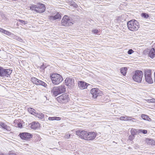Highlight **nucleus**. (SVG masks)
<instances>
[{"label": "nucleus", "instance_id": "11", "mask_svg": "<svg viewBox=\"0 0 155 155\" xmlns=\"http://www.w3.org/2000/svg\"><path fill=\"white\" fill-rule=\"evenodd\" d=\"M66 85L70 88H73L74 86V79L70 78H67L65 80Z\"/></svg>", "mask_w": 155, "mask_h": 155}, {"label": "nucleus", "instance_id": "36", "mask_svg": "<svg viewBox=\"0 0 155 155\" xmlns=\"http://www.w3.org/2000/svg\"><path fill=\"white\" fill-rule=\"evenodd\" d=\"M70 134H66L64 136V138L66 139H69L71 137Z\"/></svg>", "mask_w": 155, "mask_h": 155}, {"label": "nucleus", "instance_id": "6", "mask_svg": "<svg viewBox=\"0 0 155 155\" xmlns=\"http://www.w3.org/2000/svg\"><path fill=\"white\" fill-rule=\"evenodd\" d=\"M69 96L66 94H63L57 98L58 102L61 104H66L69 100Z\"/></svg>", "mask_w": 155, "mask_h": 155}, {"label": "nucleus", "instance_id": "28", "mask_svg": "<svg viewBox=\"0 0 155 155\" xmlns=\"http://www.w3.org/2000/svg\"><path fill=\"white\" fill-rule=\"evenodd\" d=\"M30 9L32 10H34L37 12V10H38V8L37 7V5H33L30 7Z\"/></svg>", "mask_w": 155, "mask_h": 155}, {"label": "nucleus", "instance_id": "18", "mask_svg": "<svg viewBox=\"0 0 155 155\" xmlns=\"http://www.w3.org/2000/svg\"><path fill=\"white\" fill-rule=\"evenodd\" d=\"M39 127V124L38 122H34L31 124V127L33 129H36Z\"/></svg>", "mask_w": 155, "mask_h": 155}, {"label": "nucleus", "instance_id": "32", "mask_svg": "<svg viewBox=\"0 0 155 155\" xmlns=\"http://www.w3.org/2000/svg\"><path fill=\"white\" fill-rule=\"evenodd\" d=\"M120 119L122 120H127L128 119V117L127 116H121L120 117Z\"/></svg>", "mask_w": 155, "mask_h": 155}, {"label": "nucleus", "instance_id": "19", "mask_svg": "<svg viewBox=\"0 0 155 155\" xmlns=\"http://www.w3.org/2000/svg\"><path fill=\"white\" fill-rule=\"evenodd\" d=\"M149 56L152 58L155 57V51L154 48H151L148 53Z\"/></svg>", "mask_w": 155, "mask_h": 155}, {"label": "nucleus", "instance_id": "41", "mask_svg": "<svg viewBox=\"0 0 155 155\" xmlns=\"http://www.w3.org/2000/svg\"><path fill=\"white\" fill-rule=\"evenodd\" d=\"M9 155H17L15 153L12 151L10 152L9 153Z\"/></svg>", "mask_w": 155, "mask_h": 155}, {"label": "nucleus", "instance_id": "9", "mask_svg": "<svg viewBox=\"0 0 155 155\" xmlns=\"http://www.w3.org/2000/svg\"><path fill=\"white\" fill-rule=\"evenodd\" d=\"M93 97L96 98L98 96L101 95L102 92L97 88H94L92 89L90 91Z\"/></svg>", "mask_w": 155, "mask_h": 155}, {"label": "nucleus", "instance_id": "31", "mask_svg": "<svg viewBox=\"0 0 155 155\" xmlns=\"http://www.w3.org/2000/svg\"><path fill=\"white\" fill-rule=\"evenodd\" d=\"M141 15L142 17L145 18H147L149 17L148 15L145 13H142Z\"/></svg>", "mask_w": 155, "mask_h": 155}, {"label": "nucleus", "instance_id": "4", "mask_svg": "<svg viewBox=\"0 0 155 155\" xmlns=\"http://www.w3.org/2000/svg\"><path fill=\"white\" fill-rule=\"evenodd\" d=\"M72 18L67 15H64L61 21L62 25L64 26H68L73 24Z\"/></svg>", "mask_w": 155, "mask_h": 155}, {"label": "nucleus", "instance_id": "21", "mask_svg": "<svg viewBox=\"0 0 155 155\" xmlns=\"http://www.w3.org/2000/svg\"><path fill=\"white\" fill-rule=\"evenodd\" d=\"M61 94L64 93L65 91V87L64 85L57 87Z\"/></svg>", "mask_w": 155, "mask_h": 155}, {"label": "nucleus", "instance_id": "35", "mask_svg": "<svg viewBox=\"0 0 155 155\" xmlns=\"http://www.w3.org/2000/svg\"><path fill=\"white\" fill-rule=\"evenodd\" d=\"M18 21L19 22L21 23L22 24H23L24 25H25L28 23V22L27 21H24L22 20L19 19V20H18Z\"/></svg>", "mask_w": 155, "mask_h": 155}, {"label": "nucleus", "instance_id": "38", "mask_svg": "<svg viewBox=\"0 0 155 155\" xmlns=\"http://www.w3.org/2000/svg\"><path fill=\"white\" fill-rule=\"evenodd\" d=\"M134 136L131 135L129 136V139L130 140H132L134 138Z\"/></svg>", "mask_w": 155, "mask_h": 155}, {"label": "nucleus", "instance_id": "3", "mask_svg": "<svg viewBox=\"0 0 155 155\" xmlns=\"http://www.w3.org/2000/svg\"><path fill=\"white\" fill-rule=\"evenodd\" d=\"M50 78L52 83L55 85H58L63 80L62 77L60 74L56 73L51 74Z\"/></svg>", "mask_w": 155, "mask_h": 155}, {"label": "nucleus", "instance_id": "24", "mask_svg": "<svg viewBox=\"0 0 155 155\" xmlns=\"http://www.w3.org/2000/svg\"><path fill=\"white\" fill-rule=\"evenodd\" d=\"M48 119L50 120H61V118L57 117H48Z\"/></svg>", "mask_w": 155, "mask_h": 155}, {"label": "nucleus", "instance_id": "23", "mask_svg": "<svg viewBox=\"0 0 155 155\" xmlns=\"http://www.w3.org/2000/svg\"><path fill=\"white\" fill-rule=\"evenodd\" d=\"M138 130L134 128L132 129L130 131L131 135L134 136L138 134Z\"/></svg>", "mask_w": 155, "mask_h": 155}, {"label": "nucleus", "instance_id": "29", "mask_svg": "<svg viewBox=\"0 0 155 155\" xmlns=\"http://www.w3.org/2000/svg\"><path fill=\"white\" fill-rule=\"evenodd\" d=\"M147 130H142V129H139L138 131V134L142 133L143 134H147Z\"/></svg>", "mask_w": 155, "mask_h": 155}, {"label": "nucleus", "instance_id": "34", "mask_svg": "<svg viewBox=\"0 0 155 155\" xmlns=\"http://www.w3.org/2000/svg\"><path fill=\"white\" fill-rule=\"evenodd\" d=\"M3 33L8 35H10L11 34V33L4 29V30Z\"/></svg>", "mask_w": 155, "mask_h": 155}, {"label": "nucleus", "instance_id": "42", "mask_svg": "<svg viewBox=\"0 0 155 155\" xmlns=\"http://www.w3.org/2000/svg\"><path fill=\"white\" fill-rule=\"evenodd\" d=\"M17 126L19 128H21L22 127V125L21 123H17Z\"/></svg>", "mask_w": 155, "mask_h": 155}, {"label": "nucleus", "instance_id": "7", "mask_svg": "<svg viewBox=\"0 0 155 155\" xmlns=\"http://www.w3.org/2000/svg\"><path fill=\"white\" fill-rule=\"evenodd\" d=\"M144 76L145 81L147 83L151 84L153 82L151 76V71L150 70L147 69L145 70Z\"/></svg>", "mask_w": 155, "mask_h": 155}, {"label": "nucleus", "instance_id": "26", "mask_svg": "<svg viewBox=\"0 0 155 155\" xmlns=\"http://www.w3.org/2000/svg\"><path fill=\"white\" fill-rule=\"evenodd\" d=\"M35 116L38 117L39 118L43 119L44 117L43 114L41 113H37L36 112Z\"/></svg>", "mask_w": 155, "mask_h": 155}, {"label": "nucleus", "instance_id": "39", "mask_svg": "<svg viewBox=\"0 0 155 155\" xmlns=\"http://www.w3.org/2000/svg\"><path fill=\"white\" fill-rule=\"evenodd\" d=\"M16 39L19 41L20 42H22V39L20 37H17L16 38Z\"/></svg>", "mask_w": 155, "mask_h": 155}, {"label": "nucleus", "instance_id": "1", "mask_svg": "<svg viewBox=\"0 0 155 155\" xmlns=\"http://www.w3.org/2000/svg\"><path fill=\"white\" fill-rule=\"evenodd\" d=\"M76 134L81 138L87 140H93L96 136V134L95 132H88L84 130L77 131Z\"/></svg>", "mask_w": 155, "mask_h": 155}, {"label": "nucleus", "instance_id": "5", "mask_svg": "<svg viewBox=\"0 0 155 155\" xmlns=\"http://www.w3.org/2000/svg\"><path fill=\"white\" fill-rule=\"evenodd\" d=\"M143 75V73L141 71H136L133 77V79L135 81L140 83L142 81Z\"/></svg>", "mask_w": 155, "mask_h": 155}, {"label": "nucleus", "instance_id": "40", "mask_svg": "<svg viewBox=\"0 0 155 155\" xmlns=\"http://www.w3.org/2000/svg\"><path fill=\"white\" fill-rule=\"evenodd\" d=\"M92 32L94 34H98L99 33L98 30L97 29L93 30Z\"/></svg>", "mask_w": 155, "mask_h": 155}, {"label": "nucleus", "instance_id": "25", "mask_svg": "<svg viewBox=\"0 0 155 155\" xmlns=\"http://www.w3.org/2000/svg\"><path fill=\"white\" fill-rule=\"evenodd\" d=\"M127 68L125 67L122 68L120 69L121 73L124 75H125L127 73Z\"/></svg>", "mask_w": 155, "mask_h": 155}, {"label": "nucleus", "instance_id": "44", "mask_svg": "<svg viewBox=\"0 0 155 155\" xmlns=\"http://www.w3.org/2000/svg\"><path fill=\"white\" fill-rule=\"evenodd\" d=\"M4 29H3V28H0V32L3 33V31H4Z\"/></svg>", "mask_w": 155, "mask_h": 155}, {"label": "nucleus", "instance_id": "27", "mask_svg": "<svg viewBox=\"0 0 155 155\" xmlns=\"http://www.w3.org/2000/svg\"><path fill=\"white\" fill-rule=\"evenodd\" d=\"M28 111L32 114L34 115H35V114H36V111L35 109L30 107L28 108Z\"/></svg>", "mask_w": 155, "mask_h": 155}, {"label": "nucleus", "instance_id": "12", "mask_svg": "<svg viewBox=\"0 0 155 155\" xmlns=\"http://www.w3.org/2000/svg\"><path fill=\"white\" fill-rule=\"evenodd\" d=\"M38 8L37 12L39 13H42L45 12V5L43 4H39L37 5Z\"/></svg>", "mask_w": 155, "mask_h": 155}, {"label": "nucleus", "instance_id": "17", "mask_svg": "<svg viewBox=\"0 0 155 155\" xmlns=\"http://www.w3.org/2000/svg\"><path fill=\"white\" fill-rule=\"evenodd\" d=\"M12 72V70L9 69H5L4 70V74L3 75V77H8Z\"/></svg>", "mask_w": 155, "mask_h": 155}, {"label": "nucleus", "instance_id": "13", "mask_svg": "<svg viewBox=\"0 0 155 155\" xmlns=\"http://www.w3.org/2000/svg\"><path fill=\"white\" fill-rule=\"evenodd\" d=\"M61 16L60 14L58 13L56 15L54 16H51L48 17L49 19L51 21H54L57 19H60Z\"/></svg>", "mask_w": 155, "mask_h": 155}, {"label": "nucleus", "instance_id": "2", "mask_svg": "<svg viewBox=\"0 0 155 155\" xmlns=\"http://www.w3.org/2000/svg\"><path fill=\"white\" fill-rule=\"evenodd\" d=\"M127 27L130 31H134L137 30L139 28V24L136 20H131L127 23Z\"/></svg>", "mask_w": 155, "mask_h": 155}, {"label": "nucleus", "instance_id": "30", "mask_svg": "<svg viewBox=\"0 0 155 155\" xmlns=\"http://www.w3.org/2000/svg\"><path fill=\"white\" fill-rule=\"evenodd\" d=\"M4 69L1 67L0 66V76L3 77V75L4 74Z\"/></svg>", "mask_w": 155, "mask_h": 155}, {"label": "nucleus", "instance_id": "37", "mask_svg": "<svg viewBox=\"0 0 155 155\" xmlns=\"http://www.w3.org/2000/svg\"><path fill=\"white\" fill-rule=\"evenodd\" d=\"M133 52L134 51L132 49H130L127 52V53L129 54H130Z\"/></svg>", "mask_w": 155, "mask_h": 155}, {"label": "nucleus", "instance_id": "46", "mask_svg": "<svg viewBox=\"0 0 155 155\" xmlns=\"http://www.w3.org/2000/svg\"><path fill=\"white\" fill-rule=\"evenodd\" d=\"M0 155H5V154H0Z\"/></svg>", "mask_w": 155, "mask_h": 155}, {"label": "nucleus", "instance_id": "45", "mask_svg": "<svg viewBox=\"0 0 155 155\" xmlns=\"http://www.w3.org/2000/svg\"><path fill=\"white\" fill-rule=\"evenodd\" d=\"M154 78H155L154 81H155V72L154 73Z\"/></svg>", "mask_w": 155, "mask_h": 155}, {"label": "nucleus", "instance_id": "33", "mask_svg": "<svg viewBox=\"0 0 155 155\" xmlns=\"http://www.w3.org/2000/svg\"><path fill=\"white\" fill-rule=\"evenodd\" d=\"M146 101L148 103H155V99L154 98L146 100Z\"/></svg>", "mask_w": 155, "mask_h": 155}, {"label": "nucleus", "instance_id": "20", "mask_svg": "<svg viewBox=\"0 0 155 155\" xmlns=\"http://www.w3.org/2000/svg\"><path fill=\"white\" fill-rule=\"evenodd\" d=\"M0 126L6 130L7 131H10L11 130L10 127L7 126L3 122H0Z\"/></svg>", "mask_w": 155, "mask_h": 155}, {"label": "nucleus", "instance_id": "43", "mask_svg": "<svg viewBox=\"0 0 155 155\" xmlns=\"http://www.w3.org/2000/svg\"><path fill=\"white\" fill-rule=\"evenodd\" d=\"M132 119H134L132 118L131 117H128V119H127V120H132Z\"/></svg>", "mask_w": 155, "mask_h": 155}, {"label": "nucleus", "instance_id": "16", "mask_svg": "<svg viewBox=\"0 0 155 155\" xmlns=\"http://www.w3.org/2000/svg\"><path fill=\"white\" fill-rule=\"evenodd\" d=\"M146 143L148 145H155V140L149 138H146L145 140Z\"/></svg>", "mask_w": 155, "mask_h": 155}, {"label": "nucleus", "instance_id": "8", "mask_svg": "<svg viewBox=\"0 0 155 155\" xmlns=\"http://www.w3.org/2000/svg\"><path fill=\"white\" fill-rule=\"evenodd\" d=\"M19 136L21 139L26 140H28L33 137V135L27 132L21 133Z\"/></svg>", "mask_w": 155, "mask_h": 155}, {"label": "nucleus", "instance_id": "10", "mask_svg": "<svg viewBox=\"0 0 155 155\" xmlns=\"http://www.w3.org/2000/svg\"><path fill=\"white\" fill-rule=\"evenodd\" d=\"M31 81L32 83L36 85H41L45 87L47 85L44 82L34 77L31 78Z\"/></svg>", "mask_w": 155, "mask_h": 155}, {"label": "nucleus", "instance_id": "15", "mask_svg": "<svg viewBox=\"0 0 155 155\" xmlns=\"http://www.w3.org/2000/svg\"><path fill=\"white\" fill-rule=\"evenodd\" d=\"M51 92L55 96H56L59 94H61L57 87H54L51 91Z\"/></svg>", "mask_w": 155, "mask_h": 155}, {"label": "nucleus", "instance_id": "47", "mask_svg": "<svg viewBox=\"0 0 155 155\" xmlns=\"http://www.w3.org/2000/svg\"><path fill=\"white\" fill-rule=\"evenodd\" d=\"M145 51H143V52H145Z\"/></svg>", "mask_w": 155, "mask_h": 155}, {"label": "nucleus", "instance_id": "14", "mask_svg": "<svg viewBox=\"0 0 155 155\" xmlns=\"http://www.w3.org/2000/svg\"><path fill=\"white\" fill-rule=\"evenodd\" d=\"M78 86L81 89H84L87 87V84L84 82L79 81Z\"/></svg>", "mask_w": 155, "mask_h": 155}, {"label": "nucleus", "instance_id": "22", "mask_svg": "<svg viewBox=\"0 0 155 155\" xmlns=\"http://www.w3.org/2000/svg\"><path fill=\"white\" fill-rule=\"evenodd\" d=\"M142 118L145 120H147L149 121H151V119L148 116L145 114H142L141 115Z\"/></svg>", "mask_w": 155, "mask_h": 155}]
</instances>
